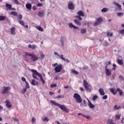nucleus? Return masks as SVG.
Here are the masks:
<instances>
[{"label":"nucleus","mask_w":124,"mask_h":124,"mask_svg":"<svg viewBox=\"0 0 124 124\" xmlns=\"http://www.w3.org/2000/svg\"><path fill=\"white\" fill-rule=\"evenodd\" d=\"M112 66H113V67L112 68V70H114V71L116 70V68L117 67V65H116V64H115V63H113L112 64Z\"/></svg>","instance_id":"nucleus-41"},{"label":"nucleus","mask_w":124,"mask_h":124,"mask_svg":"<svg viewBox=\"0 0 124 124\" xmlns=\"http://www.w3.org/2000/svg\"><path fill=\"white\" fill-rule=\"evenodd\" d=\"M6 19V17L3 16H0V21H4Z\"/></svg>","instance_id":"nucleus-28"},{"label":"nucleus","mask_w":124,"mask_h":124,"mask_svg":"<svg viewBox=\"0 0 124 124\" xmlns=\"http://www.w3.org/2000/svg\"><path fill=\"white\" fill-rule=\"evenodd\" d=\"M86 32H87V30L85 29H82L80 30V33H81V34H85Z\"/></svg>","instance_id":"nucleus-25"},{"label":"nucleus","mask_w":124,"mask_h":124,"mask_svg":"<svg viewBox=\"0 0 124 124\" xmlns=\"http://www.w3.org/2000/svg\"><path fill=\"white\" fill-rule=\"evenodd\" d=\"M68 8L69 10H74L75 9V7H74V4L72 1H70L68 2Z\"/></svg>","instance_id":"nucleus-7"},{"label":"nucleus","mask_w":124,"mask_h":124,"mask_svg":"<svg viewBox=\"0 0 124 124\" xmlns=\"http://www.w3.org/2000/svg\"><path fill=\"white\" fill-rule=\"evenodd\" d=\"M36 45H32V49L33 50V49H36Z\"/></svg>","instance_id":"nucleus-61"},{"label":"nucleus","mask_w":124,"mask_h":124,"mask_svg":"<svg viewBox=\"0 0 124 124\" xmlns=\"http://www.w3.org/2000/svg\"><path fill=\"white\" fill-rule=\"evenodd\" d=\"M113 4H114V5H117V6L118 7L119 10H122V5H120L119 3H117L116 1H114L113 2Z\"/></svg>","instance_id":"nucleus-17"},{"label":"nucleus","mask_w":124,"mask_h":124,"mask_svg":"<svg viewBox=\"0 0 124 124\" xmlns=\"http://www.w3.org/2000/svg\"><path fill=\"white\" fill-rule=\"evenodd\" d=\"M54 55L58 56V57H59V58L61 60H62L63 61H65V58H63V55L61 54L59 55V53L57 52H54Z\"/></svg>","instance_id":"nucleus-11"},{"label":"nucleus","mask_w":124,"mask_h":124,"mask_svg":"<svg viewBox=\"0 0 124 124\" xmlns=\"http://www.w3.org/2000/svg\"><path fill=\"white\" fill-rule=\"evenodd\" d=\"M87 100L88 102V106L89 107V108H90L91 109H93V108H94L95 107V106L92 104V102H91L89 99H87Z\"/></svg>","instance_id":"nucleus-13"},{"label":"nucleus","mask_w":124,"mask_h":124,"mask_svg":"<svg viewBox=\"0 0 124 124\" xmlns=\"http://www.w3.org/2000/svg\"><path fill=\"white\" fill-rule=\"evenodd\" d=\"M120 108H121V106H118L116 105L114 106V109H115V110H119Z\"/></svg>","instance_id":"nucleus-44"},{"label":"nucleus","mask_w":124,"mask_h":124,"mask_svg":"<svg viewBox=\"0 0 124 124\" xmlns=\"http://www.w3.org/2000/svg\"><path fill=\"white\" fill-rule=\"evenodd\" d=\"M31 72H32V78H33V79H36V80H38V78H37V76H38V77H40V80L42 82V84L45 85V80H44V79H43V77H42V75H41V74L38 73L37 71L34 69H31Z\"/></svg>","instance_id":"nucleus-1"},{"label":"nucleus","mask_w":124,"mask_h":124,"mask_svg":"<svg viewBox=\"0 0 124 124\" xmlns=\"http://www.w3.org/2000/svg\"><path fill=\"white\" fill-rule=\"evenodd\" d=\"M117 15L118 17H123V16L124 15V13H117Z\"/></svg>","instance_id":"nucleus-34"},{"label":"nucleus","mask_w":124,"mask_h":124,"mask_svg":"<svg viewBox=\"0 0 124 124\" xmlns=\"http://www.w3.org/2000/svg\"><path fill=\"white\" fill-rule=\"evenodd\" d=\"M21 80L22 81H23V82H25L26 83V82H28L27 81L26 78H25V77H23L21 78Z\"/></svg>","instance_id":"nucleus-53"},{"label":"nucleus","mask_w":124,"mask_h":124,"mask_svg":"<svg viewBox=\"0 0 124 124\" xmlns=\"http://www.w3.org/2000/svg\"><path fill=\"white\" fill-rule=\"evenodd\" d=\"M108 10H109V9H108V8H103L101 10V12H107V11H108Z\"/></svg>","instance_id":"nucleus-32"},{"label":"nucleus","mask_w":124,"mask_h":124,"mask_svg":"<svg viewBox=\"0 0 124 124\" xmlns=\"http://www.w3.org/2000/svg\"><path fill=\"white\" fill-rule=\"evenodd\" d=\"M78 15V16H81L82 17H84L85 15L84 14V13L82 11H79L78 12H77Z\"/></svg>","instance_id":"nucleus-22"},{"label":"nucleus","mask_w":124,"mask_h":124,"mask_svg":"<svg viewBox=\"0 0 124 124\" xmlns=\"http://www.w3.org/2000/svg\"><path fill=\"white\" fill-rule=\"evenodd\" d=\"M43 5L41 3H38L37 4V6L38 7H41V6H43Z\"/></svg>","instance_id":"nucleus-54"},{"label":"nucleus","mask_w":124,"mask_h":124,"mask_svg":"<svg viewBox=\"0 0 124 124\" xmlns=\"http://www.w3.org/2000/svg\"><path fill=\"white\" fill-rule=\"evenodd\" d=\"M105 71L106 70H108V64H106V66H105Z\"/></svg>","instance_id":"nucleus-62"},{"label":"nucleus","mask_w":124,"mask_h":124,"mask_svg":"<svg viewBox=\"0 0 124 124\" xmlns=\"http://www.w3.org/2000/svg\"><path fill=\"white\" fill-rule=\"evenodd\" d=\"M43 15H44V13H43V12H39L38 14L39 17H43Z\"/></svg>","instance_id":"nucleus-37"},{"label":"nucleus","mask_w":124,"mask_h":124,"mask_svg":"<svg viewBox=\"0 0 124 124\" xmlns=\"http://www.w3.org/2000/svg\"><path fill=\"white\" fill-rule=\"evenodd\" d=\"M43 121L44 122H48L49 119H48V117H44V118L43 119Z\"/></svg>","instance_id":"nucleus-45"},{"label":"nucleus","mask_w":124,"mask_h":124,"mask_svg":"<svg viewBox=\"0 0 124 124\" xmlns=\"http://www.w3.org/2000/svg\"><path fill=\"white\" fill-rule=\"evenodd\" d=\"M36 121V120L35 119V118L33 117L31 119V123H32V124H35Z\"/></svg>","instance_id":"nucleus-47"},{"label":"nucleus","mask_w":124,"mask_h":124,"mask_svg":"<svg viewBox=\"0 0 124 124\" xmlns=\"http://www.w3.org/2000/svg\"><path fill=\"white\" fill-rule=\"evenodd\" d=\"M26 7L28 10H31V4L30 3H27L26 4Z\"/></svg>","instance_id":"nucleus-20"},{"label":"nucleus","mask_w":124,"mask_h":124,"mask_svg":"<svg viewBox=\"0 0 124 124\" xmlns=\"http://www.w3.org/2000/svg\"><path fill=\"white\" fill-rule=\"evenodd\" d=\"M98 98V96H97V95H95L93 96V101H95V100H96Z\"/></svg>","instance_id":"nucleus-36"},{"label":"nucleus","mask_w":124,"mask_h":124,"mask_svg":"<svg viewBox=\"0 0 124 124\" xmlns=\"http://www.w3.org/2000/svg\"><path fill=\"white\" fill-rule=\"evenodd\" d=\"M105 73L106 76H111V75H112V72L109 69L106 70L105 71Z\"/></svg>","instance_id":"nucleus-15"},{"label":"nucleus","mask_w":124,"mask_h":124,"mask_svg":"<svg viewBox=\"0 0 124 124\" xmlns=\"http://www.w3.org/2000/svg\"><path fill=\"white\" fill-rule=\"evenodd\" d=\"M25 84H26L25 88L30 89V85L29 84V82H28V81L26 82Z\"/></svg>","instance_id":"nucleus-40"},{"label":"nucleus","mask_w":124,"mask_h":124,"mask_svg":"<svg viewBox=\"0 0 124 124\" xmlns=\"http://www.w3.org/2000/svg\"><path fill=\"white\" fill-rule=\"evenodd\" d=\"M124 118H122L121 121L122 124H124Z\"/></svg>","instance_id":"nucleus-64"},{"label":"nucleus","mask_w":124,"mask_h":124,"mask_svg":"<svg viewBox=\"0 0 124 124\" xmlns=\"http://www.w3.org/2000/svg\"><path fill=\"white\" fill-rule=\"evenodd\" d=\"M119 33L121 34H124V29H122V30L120 31Z\"/></svg>","instance_id":"nucleus-56"},{"label":"nucleus","mask_w":124,"mask_h":124,"mask_svg":"<svg viewBox=\"0 0 124 124\" xmlns=\"http://www.w3.org/2000/svg\"><path fill=\"white\" fill-rule=\"evenodd\" d=\"M110 92H111V93H112L113 94H116L117 93V91L113 88L110 89Z\"/></svg>","instance_id":"nucleus-26"},{"label":"nucleus","mask_w":124,"mask_h":124,"mask_svg":"<svg viewBox=\"0 0 124 124\" xmlns=\"http://www.w3.org/2000/svg\"><path fill=\"white\" fill-rule=\"evenodd\" d=\"M19 24H20V25H22V26H25V23H24V21L22 20H19Z\"/></svg>","instance_id":"nucleus-50"},{"label":"nucleus","mask_w":124,"mask_h":124,"mask_svg":"<svg viewBox=\"0 0 124 124\" xmlns=\"http://www.w3.org/2000/svg\"><path fill=\"white\" fill-rule=\"evenodd\" d=\"M51 88H55V87H57V84L53 83L50 85Z\"/></svg>","instance_id":"nucleus-52"},{"label":"nucleus","mask_w":124,"mask_h":124,"mask_svg":"<svg viewBox=\"0 0 124 124\" xmlns=\"http://www.w3.org/2000/svg\"><path fill=\"white\" fill-rule=\"evenodd\" d=\"M36 29L40 31H43V28L40 26H37Z\"/></svg>","instance_id":"nucleus-33"},{"label":"nucleus","mask_w":124,"mask_h":124,"mask_svg":"<svg viewBox=\"0 0 124 124\" xmlns=\"http://www.w3.org/2000/svg\"><path fill=\"white\" fill-rule=\"evenodd\" d=\"M14 121H15L16 123H17V124H19V120H18V119L14 118Z\"/></svg>","instance_id":"nucleus-59"},{"label":"nucleus","mask_w":124,"mask_h":124,"mask_svg":"<svg viewBox=\"0 0 124 124\" xmlns=\"http://www.w3.org/2000/svg\"><path fill=\"white\" fill-rule=\"evenodd\" d=\"M72 73H73L74 74H75V75H78V74H79V72H77L75 70H72Z\"/></svg>","instance_id":"nucleus-39"},{"label":"nucleus","mask_w":124,"mask_h":124,"mask_svg":"<svg viewBox=\"0 0 124 124\" xmlns=\"http://www.w3.org/2000/svg\"><path fill=\"white\" fill-rule=\"evenodd\" d=\"M99 93L101 95H104V94H105V92H104V90L102 88L99 89Z\"/></svg>","instance_id":"nucleus-21"},{"label":"nucleus","mask_w":124,"mask_h":124,"mask_svg":"<svg viewBox=\"0 0 124 124\" xmlns=\"http://www.w3.org/2000/svg\"><path fill=\"white\" fill-rule=\"evenodd\" d=\"M11 15H14V16H16L17 17H18V13H17V12H14V11L11 12Z\"/></svg>","instance_id":"nucleus-27"},{"label":"nucleus","mask_w":124,"mask_h":124,"mask_svg":"<svg viewBox=\"0 0 124 124\" xmlns=\"http://www.w3.org/2000/svg\"><path fill=\"white\" fill-rule=\"evenodd\" d=\"M64 40V38L63 37H61L60 39V42L61 43L62 46H63V41Z\"/></svg>","instance_id":"nucleus-29"},{"label":"nucleus","mask_w":124,"mask_h":124,"mask_svg":"<svg viewBox=\"0 0 124 124\" xmlns=\"http://www.w3.org/2000/svg\"><path fill=\"white\" fill-rule=\"evenodd\" d=\"M69 28L74 29V30H79V27L74 26L72 23H69Z\"/></svg>","instance_id":"nucleus-10"},{"label":"nucleus","mask_w":124,"mask_h":124,"mask_svg":"<svg viewBox=\"0 0 124 124\" xmlns=\"http://www.w3.org/2000/svg\"><path fill=\"white\" fill-rule=\"evenodd\" d=\"M73 97L76 99L77 103H81L80 106H81V105H82V106H84V105H83V103H82V98H81V96H80L78 93H75Z\"/></svg>","instance_id":"nucleus-3"},{"label":"nucleus","mask_w":124,"mask_h":124,"mask_svg":"<svg viewBox=\"0 0 124 124\" xmlns=\"http://www.w3.org/2000/svg\"><path fill=\"white\" fill-rule=\"evenodd\" d=\"M64 97V95H59L55 97V98H63Z\"/></svg>","instance_id":"nucleus-42"},{"label":"nucleus","mask_w":124,"mask_h":124,"mask_svg":"<svg viewBox=\"0 0 124 124\" xmlns=\"http://www.w3.org/2000/svg\"><path fill=\"white\" fill-rule=\"evenodd\" d=\"M107 124H116V123H114V121H113V120L112 119H108V120Z\"/></svg>","instance_id":"nucleus-24"},{"label":"nucleus","mask_w":124,"mask_h":124,"mask_svg":"<svg viewBox=\"0 0 124 124\" xmlns=\"http://www.w3.org/2000/svg\"><path fill=\"white\" fill-rule=\"evenodd\" d=\"M5 7L6 8V10H11L12 5L9 3H6L5 5Z\"/></svg>","instance_id":"nucleus-14"},{"label":"nucleus","mask_w":124,"mask_h":124,"mask_svg":"<svg viewBox=\"0 0 124 124\" xmlns=\"http://www.w3.org/2000/svg\"><path fill=\"white\" fill-rule=\"evenodd\" d=\"M119 78L120 79V80H122V81H124V77H123V76L122 75H120L119 76Z\"/></svg>","instance_id":"nucleus-49"},{"label":"nucleus","mask_w":124,"mask_h":124,"mask_svg":"<svg viewBox=\"0 0 124 124\" xmlns=\"http://www.w3.org/2000/svg\"><path fill=\"white\" fill-rule=\"evenodd\" d=\"M83 86L86 91H89V92H91L92 90V85L89 84L88 81L86 80H83Z\"/></svg>","instance_id":"nucleus-5"},{"label":"nucleus","mask_w":124,"mask_h":124,"mask_svg":"<svg viewBox=\"0 0 124 124\" xmlns=\"http://www.w3.org/2000/svg\"><path fill=\"white\" fill-rule=\"evenodd\" d=\"M107 35L108 37H109V36H110V37H112V36H113V33H110V32H108L107 33Z\"/></svg>","instance_id":"nucleus-35"},{"label":"nucleus","mask_w":124,"mask_h":124,"mask_svg":"<svg viewBox=\"0 0 124 124\" xmlns=\"http://www.w3.org/2000/svg\"><path fill=\"white\" fill-rule=\"evenodd\" d=\"M117 62L120 65H122V64L124 63V62L123 61V60H121L120 59H118Z\"/></svg>","instance_id":"nucleus-31"},{"label":"nucleus","mask_w":124,"mask_h":124,"mask_svg":"<svg viewBox=\"0 0 124 124\" xmlns=\"http://www.w3.org/2000/svg\"><path fill=\"white\" fill-rule=\"evenodd\" d=\"M14 0V2H15L16 4H17L18 5H20V2L18 0Z\"/></svg>","instance_id":"nucleus-46"},{"label":"nucleus","mask_w":124,"mask_h":124,"mask_svg":"<svg viewBox=\"0 0 124 124\" xmlns=\"http://www.w3.org/2000/svg\"><path fill=\"white\" fill-rule=\"evenodd\" d=\"M105 46H109V43L106 41H105Z\"/></svg>","instance_id":"nucleus-58"},{"label":"nucleus","mask_w":124,"mask_h":124,"mask_svg":"<svg viewBox=\"0 0 124 124\" xmlns=\"http://www.w3.org/2000/svg\"><path fill=\"white\" fill-rule=\"evenodd\" d=\"M107 98H108V96H107V95H105L102 97V99H107Z\"/></svg>","instance_id":"nucleus-55"},{"label":"nucleus","mask_w":124,"mask_h":124,"mask_svg":"<svg viewBox=\"0 0 124 124\" xmlns=\"http://www.w3.org/2000/svg\"><path fill=\"white\" fill-rule=\"evenodd\" d=\"M92 24H93V23H92V22L88 21V22L85 23V25H87V27H88V28H89V27H91V25H92Z\"/></svg>","instance_id":"nucleus-38"},{"label":"nucleus","mask_w":124,"mask_h":124,"mask_svg":"<svg viewBox=\"0 0 124 124\" xmlns=\"http://www.w3.org/2000/svg\"><path fill=\"white\" fill-rule=\"evenodd\" d=\"M121 119V116L120 115L116 114L115 115L116 120H120Z\"/></svg>","instance_id":"nucleus-43"},{"label":"nucleus","mask_w":124,"mask_h":124,"mask_svg":"<svg viewBox=\"0 0 124 124\" xmlns=\"http://www.w3.org/2000/svg\"><path fill=\"white\" fill-rule=\"evenodd\" d=\"M22 19H23V16L22 15H19L18 16V20H19V21H21Z\"/></svg>","instance_id":"nucleus-48"},{"label":"nucleus","mask_w":124,"mask_h":124,"mask_svg":"<svg viewBox=\"0 0 124 124\" xmlns=\"http://www.w3.org/2000/svg\"><path fill=\"white\" fill-rule=\"evenodd\" d=\"M27 92V88H25L22 90V93H25Z\"/></svg>","instance_id":"nucleus-60"},{"label":"nucleus","mask_w":124,"mask_h":124,"mask_svg":"<svg viewBox=\"0 0 124 124\" xmlns=\"http://www.w3.org/2000/svg\"><path fill=\"white\" fill-rule=\"evenodd\" d=\"M76 18H78V19L79 21H82V17H81V16H76Z\"/></svg>","instance_id":"nucleus-51"},{"label":"nucleus","mask_w":124,"mask_h":124,"mask_svg":"<svg viewBox=\"0 0 124 124\" xmlns=\"http://www.w3.org/2000/svg\"><path fill=\"white\" fill-rule=\"evenodd\" d=\"M74 22L76 24V25H78V26H81L82 25V23H81V22H80V21L77 19H75Z\"/></svg>","instance_id":"nucleus-23"},{"label":"nucleus","mask_w":124,"mask_h":124,"mask_svg":"<svg viewBox=\"0 0 124 124\" xmlns=\"http://www.w3.org/2000/svg\"><path fill=\"white\" fill-rule=\"evenodd\" d=\"M31 84L33 86H38V82H37V81L35 82V79H33L31 80Z\"/></svg>","instance_id":"nucleus-18"},{"label":"nucleus","mask_w":124,"mask_h":124,"mask_svg":"<svg viewBox=\"0 0 124 124\" xmlns=\"http://www.w3.org/2000/svg\"><path fill=\"white\" fill-rule=\"evenodd\" d=\"M25 56L31 57V60L32 62H36L39 59L34 53H28V52H25Z\"/></svg>","instance_id":"nucleus-4"},{"label":"nucleus","mask_w":124,"mask_h":124,"mask_svg":"<svg viewBox=\"0 0 124 124\" xmlns=\"http://www.w3.org/2000/svg\"><path fill=\"white\" fill-rule=\"evenodd\" d=\"M5 103L6 104V107H8V108H11V107H12L11 103L10 102L9 100H6Z\"/></svg>","instance_id":"nucleus-12"},{"label":"nucleus","mask_w":124,"mask_h":124,"mask_svg":"<svg viewBox=\"0 0 124 124\" xmlns=\"http://www.w3.org/2000/svg\"><path fill=\"white\" fill-rule=\"evenodd\" d=\"M103 21V18L102 17H99L97 19L96 21L93 24L94 26L95 27L96 26H98L101 23V22Z\"/></svg>","instance_id":"nucleus-9"},{"label":"nucleus","mask_w":124,"mask_h":124,"mask_svg":"<svg viewBox=\"0 0 124 124\" xmlns=\"http://www.w3.org/2000/svg\"><path fill=\"white\" fill-rule=\"evenodd\" d=\"M62 65L59 64L55 68L54 70L56 73H59L62 71Z\"/></svg>","instance_id":"nucleus-8"},{"label":"nucleus","mask_w":124,"mask_h":124,"mask_svg":"<svg viewBox=\"0 0 124 124\" xmlns=\"http://www.w3.org/2000/svg\"><path fill=\"white\" fill-rule=\"evenodd\" d=\"M51 103L53 104V105H55V106L59 107V108H60L62 111H63V112H65V113H69V109H67V108H66L65 106L59 104L53 100L51 101Z\"/></svg>","instance_id":"nucleus-2"},{"label":"nucleus","mask_w":124,"mask_h":124,"mask_svg":"<svg viewBox=\"0 0 124 124\" xmlns=\"http://www.w3.org/2000/svg\"><path fill=\"white\" fill-rule=\"evenodd\" d=\"M11 90V87H3L2 91L1 92L2 94H6L8 93V91Z\"/></svg>","instance_id":"nucleus-6"},{"label":"nucleus","mask_w":124,"mask_h":124,"mask_svg":"<svg viewBox=\"0 0 124 124\" xmlns=\"http://www.w3.org/2000/svg\"><path fill=\"white\" fill-rule=\"evenodd\" d=\"M44 57H45V55H44V54L42 53L41 54V60H43Z\"/></svg>","instance_id":"nucleus-57"},{"label":"nucleus","mask_w":124,"mask_h":124,"mask_svg":"<svg viewBox=\"0 0 124 124\" xmlns=\"http://www.w3.org/2000/svg\"><path fill=\"white\" fill-rule=\"evenodd\" d=\"M83 104H84L85 107H87V104L86 103V100H83Z\"/></svg>","instance_id":"nucleus-63"},{"label":"nucleus","mask_w":124,"mask_h":124,"mask_svg":"<svg viewBox=\"0 0 124 124\" xmlns=\"http://www.w3.org/2000/svg\"><path fill=\"white\" fill-rule=\"evenodd\" d=\"M117 91L119 93L120 95H123V91H122V90L120 89V88H117Z\"/></svg>","instance_id":"nucleus-30"},{"label":"nucleus","mask_w":124,"mask_h":124,"mask_svg":"<svg viewBox=\"0 0 124 124\" xmlns=\"http://www.w3.org/2000/svg\"><path fill=\"white\" fill-rule=\"evenodd\" d=\"M78 116H83V117H84V118H86V119H87V120H90V119H91V117L88 116H86L85 114H82L81 113H78Z\"/></svg>","instance_id":"nucleus-16"},{"label":"nucleus","mask_w":124,"mask_h":124,"mask_svg":"<svg viewBox=\"0 0 124 124\" xmlns=\"http://www.w3.org/2000/svg\"><path fill=\"white\" fill-rule=\"evenodd\" d=\"M16 30V29L15 28V27H12L11 29V34H12L13 35H15V34H16V32H15Z\"/></svg>","instance_id":"nucleus-19"}]
</instances>
